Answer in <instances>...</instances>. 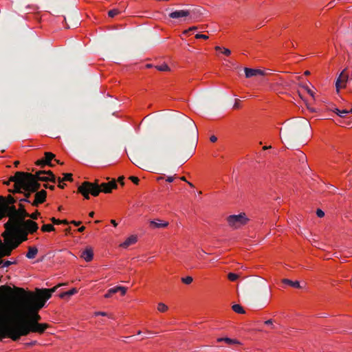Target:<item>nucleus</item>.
Returning a JSON list of instances; mask_svg holds the SVG:
<instances>
[{
	"instance_id": "nucleus-33",
	"label": "nucleus",
	"mask_w": 352,
	"mask_h": 352,
	"mask_svg": "<svg viewBox=\"0 0 352 352\" xmlns=\"http://www.w3.org/2000/svg\"><path fill=\"white\" fill-rule=\"evenodd\" d=\"M157 309L160 312H165L168 310V307L165 304L160 302L157 305Z\"/></svg>"
},
{
	"instance_id": "nucleus-47",
	"label": "nucleus",
	"mask_w": 352,
	"mask_h": 352,
	"mask_svg": "<svg viewBox=\"0 0 352 352\" xmlns=\"http://www.w3.org/2000/svg\"><path fill=\"white\" fill-rule=\"evenodd\" d=\"M44 174H47L49 175V177H53L55 176L54 173L51 170L45 171Z\"/></svg>"
},
{
	"instance_id": "nucleus-25",
	"label": "nucleus",
	"mask_w": 352,
	"mask_h": 352,
	"mask_svg": "<svg viewBox=\"0 0 352 352\" xmlns=\"http://www.w3.org/2000/svg\"><path fill=\"white\" fill-rule=\"evenodd\" d=\"M282 282L294 288H302L298 281H292L289 279L284 278L282 280Z\"/></svg>"
},
{
	"instance_id": "nucleus-6",
	"label": "nucleus",
	"mask_w": 352,
	"mask_h": 352,
	"mask_svg": "<svg viewBox=\"0 0 352 352\" xmlns=\"http://www.w3.org/2000/svg\"><path fill=\"white\" fill-rule=\"evenodd\" d=\"M227 221L230 227L237 229L241 226L245 225L249 219L245 213H241L239 214L230 215L227 218Z\"/></svg>"
},
{
	"instance_id": "nucleus-14",
	"label": "nucleus",
	"mask_w": 352,
	"mask_h": 352,
	"mask_svg": "<svg viewBox=\"0 0 352 352\" xmlns=\"http://www.w3.org/2000/svg\"><path fill=\"white\" fill-rule=\"evenodd\" d=\"M183 129L190 132H198V128L195 122L190 118L186 117L183 121Z\"/></svg>"
},
{
	"instance_id": "nucleus-23",
	"label": "nucleus",
	"mask_w": 352,
	"mask_h": 352,
	"mask_svg": "<svg viewBox=\"0 0 352 352\" xmlns=\"http://www.w3.org/2000/svg\"><path fill=\"white\" fill-rule=\"evenodd\" d=\"M38 253V249L36 247H29L26 254V257L29 259L34 258Z\"/></svg>"
},
{
	"instance_id": "nucleus-58",
	"label": "nucleus",
	"mask_w": 352,
	"mask_h": 352,
	"mask_svg": "<svg viewBox=\"0 0 352 352\" xmlns=\"http://www.w3.org/2000/svg\"><path fill=\"white\" fill-rule=\"evenodd\" d=\"M1 289L11 290V288H10V287H6V286H2V287H1Z\"/></svg>"
},
{
	"instance_id": "nucleus-29",
	"label": "nucleus",
	"mask_w": 352,
	"mask_h": 352,
	"mask_svg": "<svg viewBox=\"0 0 352 352\" xmlns=\"http://www.w3.org/2000/svg\"><path fill=\"white\" fill-rule=\"evenodd\" d=\"M54 227L51 224H45L41 227L43 232H51L54 230Z\"/></svg>"
},
{
	"instance_id": "nucleus-31",
	"label": "nucleus",
	"mask_w": 352,
	"mask_h": 352,
	"mask_svg": "<svg viewBox=\"0 0 352 352\" xmlns=\"http://www.w3.org/2000/svg\"><path fill=\"white\" fill-rule=\"evenodd\" d=\"M15 177H16V173H15V175L14 176H11L9 179L8 181H5L3 182V184L6 186H8L10 185V182H14V188L12 190H16V179H14V180H11L12 178H14Z\"/></svg>"
},
{
	"instance_id": "nucleus-21",
	"label": "nucleus",
	"mask_w": 352,
	"mask_h": 352,
	"mask_svg": "<svg viewBox=\"0 0 352 352\" xmlns=\"http://www.w3.org/2000/svg\"><path fill=\"white\" fill-rule=\"evenodd\" d=\"M347 79H348V76L347 75L345 74V71L343 70L339 77L337 79V81L336 82V89L337 90H339L341 87H342V85L341 84H344L346 81H347Z\"/></svg>"
},
{
	"instance_id": "nucleus-36",
	"label": "nucleus",
	"mask_w": 352,
	"mask_h": 352,
	"mask_svg": "<svg viewBox=\"0 0 352 352\" xmlns=\"http://www.w3.org/2000/svg\"><path fill=\"white\" fill-rule=\"evenodd\" d=\"M193 279L191 276H186L182 278V283L186 285H189L192 282Z\"/></svg>"
},
{
	"instance_id": "nucleus-51",
	"label": "nucleus",
	"mask_w": 352,
	"mask_h": 352,
	"mask_svg": "<svg viewBox=\"0 0 352 352\" xmlns=\"http://www.w3.org/2000/svg\"><path fill=\"white\" fill-rule=\"evenodd\" d=\"M174 180V177H168L167 179H166V182H173Z\"/></svg>"
},
{
	"instance_id": "nucleus-40",
	"label": "nucleus",
	"mask_w": 352,
	"mask_h": 352,
	"mask_svg": "<svg viewBox=\"0 0 352 352\" xmlns=\"http://www.w3.org/2000/svg\"><path fill=\"white\" fill-rule=\"evenodd\" d=\"M195 38L197 39H199V38L207 39L208 38V36L206 34H197L195 36Z\"/></svg>"
},
{
	"instance_id": "nucleus-9",
	"label": "nucleus",
	"mask_w": 352,
	"mask_h": 352,
	"mask_svg": "<svg viewBox=\"0 0 352 352\" xmlns=\"http://www.w3.org/2000/svg\"><path fill=\"white\" fill-rule=\"evenodd\" d=\"M64 285L65 284H59L51 289H37V295L35 296L38 297V300H45V302L46 300L50 298L52 294L56 291L58 287Z\"/></svg>"
},
{
	"instance_id": "nucleus-24",
	"label": "nucleus",
	"mask_w": 352,
	"mask_h": 352,
	"mask_svg": "<svg viewBox=\"0 0 352 352\" xmlns=\"http://www.w3.org/2000/svg\"><path fill=\"white\" fill-rule=\"evenodd\" d=\"M54 157H55V155L53 154L52 153H50V152L45 153V157L43 158L45 163L47 164V165H48L50 166H53L52 164L51 163V161L54 158Z\"/></svg>"
},
{
	"instance_id": "nucleus-62",
	"label": "nucleus",
	"mask_w": 352,
	"mask_h": 352,
	"mask_svg": "<svg viewBox=\"0 0 352 352\" xmlns=\"http://www.w3.org/2000/svg\"><path fill=\"white\" fill-rule=\"evenodd\" d=\"M180 179H181V180H182V181H184V182H187V181H186V177H182Z\"/></svg>"
},
{
	"instance_id": "nucleus-63",
	"label": "nucleus",
	"mask_w": 352,
	"mask_h": 352,
	"mask_svg": "<svg viewBox=\"0 0 352 352\" xmlns=\"http://www.w3.org/2000/svg\"><path fill=\"white\" fill-rule=\"evenodd\" d=\"M308 93H309L311 96H314V95H313V94H314V93H313V91H311V90H308Z\"/></svg>"
},
{
	"instance_id": "nucleus-20",
	"label": "nucleus",
	"mask_w": 352,
	"mask_h": 352,
	"mask_svg": "<svg viewBox=\"0 0 352 352\" xmlns=\"http://www.w3.org/2000/svg\"><path fill=\"white\" fill-rule=\"evenodd\" d=\"M118 290H122V295L124 296L126 294V288L122 286H116L115 287L108 289L107 294L104 295L105 298H110L113 294L118 292Z\"/></svg>"
},
{
	"instance_id": "nucleus-64",
	"label": "nucleus",
	"mask_w": 352,
	"mask_h": 352,
	"mask_svg": "<svg viewBox=\"0 0 352 352\" xmlns=\"http://www.w3.org/2000/svg\"><path fill=\"white\" fill-rule=\"evenodd\" d=\"M19 164V161H16V162H14V165H15V166H17Z\"/></svg>"
},
{
	"instance_id": "nucleus-7",
	"label": "nucleus",
	"mask_w": 352,
	"mask_h": 352,
	"mask_svg": "<svg viewBox=\"0 0 352 352\" xmlns=\"http://www.w3.org/2000/svg\"><path fill=\"white\" fill-rule=\"evenodd\" d=\"M335 112L339 117L336 120L337 123L342 127L349 126L351 122V120L350 117H346V115L349 113H352V108H351L349 110H340L339 109L336 108Z\"/></svg>"
},
{
	"instance_id": "nucleus-39",
	"label": "nucleus",
	"mask_w": 352,
	"mask_h": 352,
	"mask_svg": "<svg viewBox=\"0 0 352 352\" xmlns=\"http://www.w3.org/2000/svg\"><path fill=\"white\" fill-rule=\"evenodd\" d=\"M129 179H130L132 182H133L134 184H138L139 181H140V179H138V177H135V176H131V177H129Z\"/></svg>"
},
{
	"instance_id": "nucleus-60",
	"label": "nucleus",
	"mask_w": 352,
	"mask_h": 352,
	"mask_svg": "<svg viewBox=\"0 0 352 352\" xmlns=\"http://www.w3.org/2000/svg\"><path fill=\"white\" fill-rule=\"evenodd\" d=\"M89 215L90 217H93L94 215V212H91Z\"/></svg>"
},
{
	"instance_id": "nucleus-49",
	"label": "nucleus",
	"mask_w": 352,
	"mask_h": 352,
	"mask_svg": "<svg viewBox=\"0 0 352 352\" xmlns=\"http://www.w3.org/2000/svg\"><path fill=\"white\" fill-rule=\"evenodd\" d=\"M71 223L74 224V226H78L81 223V221H71Z\"/></svg>"
},
{
	"instance_id": "nucleus-28",
	"label": "nucleus",
	"mask_w": 352,
	"mask_h": 352,
	"mask_svg": "<svg viewBox=\"0 0 352 352\" xmlns=\"http://www.w3.org/2000/svg\"><path fill=\"white\" fill-rule=\"evenodd\" d=\"M232 308V310L236 313L245 314V310L240 305H238V304L234 305Z\"/></svg>"
},
{
	"instance_id": "nucleus-50",
	"label": "nucleus",
	"mask_w": 352,
	"mask_h": 352,
	"mask_svg": "<svg viewBox=\"0 0 352 352\" xmlns=\"http://www.w3.org/2000/svg\"><path fill=\"white\" fill-rule=\"evenodd\" d=\"M11 264H12V262H11V261H6V262H5V263L3 264V267H8V266H10Z\"/></svg>"
},
{
	"instance_id": "nucleus-57",
	"label": "nucleus",
	"mask_w": 352,
	"mask_h": 352,
	"mask_svg": "<svg viewBox=\"0 0 352 352\" xmlns=\"http://www.w3.org/2000/svg\"><path fill=\"white\" fill-rule=\"evenodd\" d=\"M56 180L58 182L59 184H60L63 182V178L58 177L56 178Z\"/></svg>"
},
{
	"instance_id": "nucleus-45",
	"label": "nucleus",
	"mask_w": 352,
	"mask_h": 352,
	"mask_svg": "<svg viewBox=\"0 0 352 352\" xmlns=\"http://www.w3.org/2000/svg\"><path fill=\"white\" fill-rule=\"evenodd\" d=\"M231 52L229 49L223 48V54L229 56Z\"/></svg>"
},
{
	"instance_id": "nucleus-42",
	"label": "nucleus",
	"mask_w": 352,
	"mask_h": 352,
	"mask_svg": "<svg viewBox=\"0 0 352 352\" xmlns=\"http://www.w3.org/2000/svg\"><path fill=\"white\" fill-rule=\"evenodd\" d=\"M36 165L44 166L45 165H47V164L45 163L44 159L43 158V159L38 160L36 162Z\"/></svg>"
},
{
	"instance_id": "nucleus-61",
	"label": "nucleus",
	"mask_w": 352,
	"mask_h": 352,
	"mask_svg": "<svg viewBox=\"0 0 352 352\" xmlns=\"http://www.w3.org/2000/svg\"><path fill=\"white\" fill-rule=\"evenodd\" d=\"M328 6H329V8H332L333 6V2H330Z\"/></svg>"
},
{
	"instance_id": "nucleus-27",
	"label": "nucleus",
	"mask_w": 352,
	"mask_h": 352,
	"mask_svg": "<svg viewBox=\"0 0 352 352\" xmlns=\"http://www.w3.org/2000/svg\"><path fill=\"white\" fill-rule=\"evenodd\" d=\"M78 292V289L76 288H73L67 292H63L60 294V298H65V296H71Z\"/></svg>"
},
{
	"instance_id": "nucleus-2",
	"label": "nucleus",
	"mask_w": 352,
	"mask_h": 352,
	"mask_svg": "<svg viewBox=\"0 0 352 352\" xmlns=\"http://www.w3.org/2000/svg\"><path fill=\"white\" fill-rule=\"evenodd\" d=\"M197 139V137H195L190 142H188L187 140L183 137H178L170 134H161L153 138L152 146L155 152L157 155L162 156L166 154L168 148L170 146L177 142H182L189 151L187 156L188 158H189L192 156L195 149Z\"/></svg>"
},
{
	"instance_id": "nucleus-22",
	"label": "nucleus",
	"mask_w": 352,
	"mask_h": 352,
	"mask_svg": "<svg viewBox=\"0 0 352 352\" xmlns=\"http://www.w3.org/2000/svg\"><path fill=\"white\" fill-rule=\"evenodd\" d=\"M137 242V236L135 235H131L129 238H127L124 242H123L120 245L124 248H128L129 245L134 244Z\"/></svg>"
},
{
	"instance_id": "nucleus-18",
	"label": "nucleus",
	"mask_w": 352,
	"mask_h": 352,
	"mask_svg": "<svg viewBox=\"0 0 352 352\" xmlns=\"http://www.w3.org/2000/svg\"><path fill=\"white\" fill-rule=\"evenodd\" d=\"M245 74L246 78H252L256 76L264 75V72L258 69L245 68Z\"/></svg>"
},
{
	"instance_id": "nucleus-53",
	"label": "nucleus",
	"mask_w": 352,
	"mask_h": 352,
	"mask_svg": "<svg viewBox=\"0 0 352 352\" xmlns=\"http://www.w3.org/2000/svg\"><path fill=\"white\" fill-rule=\"evenodd\" d=\"M85 229V226H81L80 228H79L78 229V231L80 232H82Z\"/></svg>"
},
{
	"instance_id": "nucleus-48",
	"label": "nucleus",
	"mask_w": 352,
	"mask_h": 352,
	"mask_svg": "<svg viewBox=\"0 0 352 352\" xmlns=\"http://www.w3.org/2000/svg\"><path fill=\"white\" fill-rule=\"evenodd\" d=\"M118 182L121 184V185H124V177H120L118 178Z\"/></svg>"
},
{
	"instance_id": "nucleus-13",
	"label": "nucleus",
	"mask_w": 352,
	"mask_h": 352,
	"mask_svg": "<svg viewBox=\"0 0 352 352\" xmlns=\"http://www.w3.org/2000/svg\"><path fill=\"white\" fill-rule=\"evenodd\" d=\"M45 173V170H39L37 171L35 174H33V176L34 177V179L36 183H38V181L41 182H51L52 183H56V177L55 176L53 177H45V176H41V175L44 174Z\"/></svg>"
},
{
	"instance_id": "nucleus-8",
	"label": "nucleus",
	"mask_w": 352,
	"mask_h": 352,
	"mask_svg": "<svg viewBox=\"0 0 352 352\" xmlns=\"http://www.w3.org/2000/svg\"><path fill=\"white\" fill-rule=\"evenodd\" d=\"M168 16L171 19H179L180 21H186L187 17L189 19H195L196 18L195 13L188 10H175L170 12Z\"/></svg>"
},
{
	"instance_id": "nucleus-10",
	"label": "nucleus",
	"mask_w": 352,
	"mask_h": 352,
	"mask_svg": "<svg viewBox=\"0 0 352 352\" xmlns=\"http://www.w3.org/2000/svg\"><path fill=\"white\" fill-rule=\"evenodd\" d=\"M34 199L31 202V205L37 207L39 204L44 203L46 200L47 192L45 190H38L34 192Z\"/></svg>"
},
{
	"instance_id": "nucleus-5",
	"label": "nucleus",
	"mask_w": 352,
	"mask_h": 352,
	"mask_svg": "<svg viewBox=\"0 0 352 352\" xmlns=\"http://www.w3.org/2000/svg\"><path fill=\"white\" fill-rule=\"evenodd\" d=\"M78 192L80 193L86 199H89L90 195L94 197H97L100 193L98 180L96 179L94 182H82L78 188Z\"/></svg>"
},
{
	"instance_id": "nucleus-15",
	"label": "nucleus",
	"mask_w": 352,
	"mask_h": 352,
	"mask_svg": "<svg viewBox=\"0 0 352 352\" xmlns=\"http://www.w3.org/2000/svg\"><path fill=\"white\" fill-rule=\"evenodd\" d=\"M100 186V192L110 193L112 189L117 188L116 180L113 179L108 183H102Z\"/></svg>"
},
{
	"instance_id": "nucleus-17",
	"label": "nucleus",
	"mask_w": 352,
	"mask_h": 352,
	"mask_svg": "<svg viewBox=\"0 0 352 352\" xmlns=\"http://www.w3.org/2000/svg\"><path fill=\"white\" fill-rule=\"evenodd\" d=\"M16 201V199L11 195H8L7 197L0 196V209H1V205L7 204L8 206H14V204ZM2 210H0L1 212Z\"/></svg>"
},
{
	"instance_id": "nucleus-38",
	"label": "nucleus",
	"mask_w": 352,
	"mask_h": 352,
	"mask_svg": "<svg viewBox=\"0 0 352 352\" xmlns=\"http://www.w3.org/2000/svg\"><path fill=\"white\" fill-rule=\"evenodd\" d=\"M39 214H40L38 210H36L35 212L29 214L28 217H30L32 219H36Z\"/></svg>"
},
{
	"instance_id": "nucleus-3",
	"label": "nucleus",
	"mask_w": 352,
	"mask_h": 352,
	"mask_svg": "<svg viewBox=\"0 0 352 352\" xmlns=\"http://www.w3.org/2000/svg\"><path fill=\"white\" fill-rule=\"evenodd\" d=\"M16 181V190H9L12 193H23L24 198L19 199L20 202H28L31 204L32 202L30 197L32 193L36 192L41 187L39 183H36L33 174L25 172H16V177L11 180Z\"/></svg>"
},
{
	"instance_id": "nucleus-46",
	"label": "nucleus",
	"mask_w": 352,
	"mask_h": 352,
	"mask_svg": "<svg viewBox=\"0 0 352 352\" xmlns=\"http://www.w3.org/2000/svg\"><path fill=\"white\" fill-rule=\"evenodd\" d=\"M210 140L212 142H215L217 140V138L215 135H212V136L210 138Z\"/></svg>"
},
{
	"instance_id": "nucleus-44",
	"label": "nucleus",
	"mask_w": 352,
	"mask_h": 352,
	"mask_svg": "<svg viewBox=\"0 0 352 352\" xmlns=\"http://www.w3.org/2000/svg\"><path fill=\"white\" fill-rule=\"evenodd\" d=\"M43 186L45 188H48L50 190H54V188H55V186H53V185H49V184H44Z\"/></svg>"
},
{
	"instance_id": "nucleus-4",
	"label": "nucleus",
	"mask_w": 352,
	"mask_h": 352,
	"mask_svg": "<svg viewBox=\"0 0 352 352\" xmlns=\"http://www.w3.org/2000/svg\"><path fill=\"white\" fill-rule=\"evenodd\" d=\"M1 212H0V219L3 217L8 216L10 217L9 221L5 223L6 229H8V226L11 223H21L25 221V218L29 217V213L27 212L24 205L20 202L19 208L16 209L15 206H8L7 204L1 205Z\"/></svg>"
},
{
	"instance_id": "nucleus-12",
	"label": "nucleus",
	"mask_w": 352,
	"mask_h": 352,
	"mask_svg": "<svg viewBox=\"0 0 352 352\" xmlns=\"http://www.w3.org/2000/svg\"><path fill=\"white\" fill-rule=\"evenodd\" d=\"M280 138L283 143L289 146H292L296 142H298L300 144L304 143V142L301 141L298 136L292 135L291 133H284L283 136Z\"/></svg>"
},
{
	"instance_id": "nucleus-30",
	"label": "nucleus",
	"mask_w": 352,
	"mask_h": 352,
	"mask_svg": "<svg viewBox=\"0 0 352 352\" xmlns=\"http://www.w3.org/2000/svg\"><path fill=\"white\" fill-rule=\"evenodd\" d=\"M50 220L56 225H59V224H65V225H67L69 223V222L66 220V219H64V220H59V219H56V218L54 217H52L50 219Z\"/></svg>"
},
{
	"instance_id": "nucleus-41",
	"label": "nucleus",
	"mask_w": 352,
	"mask_h": 352,
	"mask_svg": "<svg viewBox=\"0 0 352 352\" xmlns=\"http://www.w3.org/2000/svg\"><path fill=\"white\" fill-rule=\"evenodd\" d=\"M316 214L318 217H323L324 216V212L321 209H318L316 210Z\"/></svg>"
},
{
	"instance_id": "nucleus-19",
	"label": "nucleus",
	"mask_w": 352,
	"mask_h": 352,
	"mask_svg": "<svg viewBox=\"0 0 352 352\" xmlns=\"http://www.w3.org/2000/svg\"><path fill=\"white\" fill-rule=\"evenodd\" d=\"M80 257L85 261L89 262L93 259L94 251L91 248L87 247L80 254Z\"/></svg>"
},
{
	"instance_id": "nucleus-37",
	"label": "nucleus",
	"mask_w": 352,
	"mask_h": 352,
	"mask_svg": "<svg viewBox=\"0 0 352 352\" xmlns=\"http://www.w3.org/2000/svg\"><path fill=\"white\" fill-rule=\"evenodd\" d=\"M63 175V181L72 182L73 180L72 173H64Z\"/></svg>"
},
{
	"instance_id": "nucleus-11",
	"label": "nucleus",
	"mask_w": 352,
	"mask_h": 352,
	"mask_svg": "<svg viewBox=\"0 0 352 352\" xmlns=\"http://www.w3.org/2000/svg\"><path fill=\"white\" fill-rule=\"evenodd\" d=\"M21 225L25 230H27L28 233L33 234L38 229V224L30 219L25 220L21 222Z\"/></svg>"
},
{
	"instance_id": "nucleus-43",
	"label": "nucleus",
	"mask_w": 352,
	"mask_h": 352,
	"mask_svg": "<svg viewBox=\"0 0 352 352\" xmlns=\"http://www.w3.org/2000/svg\"><path fill=\"white\" fill-rule=\"evenodd\" d=\"M197 29V28L196 26H192L191 28H190L188 30H186L184 32V34H188V32H194Z\"/></svg>"
},
{
	"instance_id": "nucleus-56",
	"label": "nucleus",
	"mask_w": 352,
	"mask_h": 352,
	"mask_svg": "<svg viewBox=\"0 0 352 352\" xmlns=\"http://www.w3.org/2000/svg\"><path fill=\"white\" fill-rule=\"evenodd\" d=\"M111 224H113V226H115V227H116V226H117V225H118V223H116V221L115 220H113V219H112V220L111 221Z\"/></svg>"
},
{
	"instance_id": "nucleus-16",
	"label": "nucleus",
	"mask_w": 352,
	"mask_h": 352,
	"mask_svg": "<svg viewBox=\"0 0 352 352\" xmlns=\"http://www.w3.org/2000/svg\"><path fill=\"white\" fill-rule=\"evenodd\" d=\"M168 226V221H164L161 219H155L149 221V226L151 229H160L166 228Z\"/></svg>"
},
{
	"instance_id": "nucleus-35",
	"label": "nucleus",
	"mask_w": 352,
	"mask_h": 352,
	"mask_svg": "<svg viewBox=\"0 0 352 352\" xmlns=\"http://www.w3.org/2000/svg\"><path fill=\"white\" fill-rule=\"evenodd\" d=\"M156 68L159 71L165 72L169 70V67L166 64H162L161 65L156 66Z\"/></svg>"
},
{
	"instance_id": "nucleus-59",
	"label": "nucleus",
	"mask_w": 352,
	"mask_h": 352,
	"mask_svg": "<svg viewBox=\"0 0 352 352\" xmlns=\"http://www.w3.org/2000/svg\"><path fill=\"white\" fill-rule=\"evenodd\" d=\"M70 230H71V228H68L65 229V233H66V234L69 233V231H70Z\"/></svg>"
},
{
	"instance_id": "nucleus-54",
	"label": "nucleus",
	"mask_w": 352,
	"mask_h": 352,
	"mask_svg": "<svg viewBox=\"0 0 352 352\" xmlns=\"http://www.w3.org/2000/svg\"><path fill=\"white\" fill-rule=\"evenodd\" d=\"M96 314V315H100V316H107V313H105V312H100H100H97Z\"/></svg>"
},
{
	"instance_id": "nucleus-52",
	"label": "nucleus",
	"mask_w": 352,
	"mask_h": 352,
	"mask_svg": "<svg viewBox=\"0 0 352 352\" xmlns=\"http://www.w3.org/2000/svg\"><path fill=\"white\" fill-rule=\"evenodd\" d=\"M265 324H273V321L272 319H270V320H267L265 322Z\"/></svg>"
},
{
	"instance_id": "nucleus-34",
	"label": "nucleus",
	"mask_w": 352,
	"mask_h": 352,
	"mask_svg": "<svg viewBox=\"0 0 352 352\" xmlns=\"http://www.w3.org/2000/svg\"><path fill=\"white\" fill-rule=\"evenodd\" d=\"M120 10L118 9H113V10H111L108 12V16L109 17H114L115 16H116L117 14H118L120 13Z\"/></svg>"
},
{
	"instance_id": "nucleus-55",
	"label": "nucleus",
	"mask_w": 352,
	"mask_h": 352,
	"mask_svg": "<svg viewBox=\"0 0 352 352\" xmlns=\"http://www.w3.org/2000/svg\"><path fill=\"white\" fill-rule=\"evenodd\" d=\"M65 185H66L65 184H62L60 183V184H58V186L60 188L63 189V188H65Z\"/></svg>"
},
{
	"instance_id": "nucleus-26",
	"label": "nucleus",
	"mask_w": 352,
	"mask_h": 352,
	"mask_svg": "<svg viewBox=\"0 0 352 352\" xmlns=\"http://www.w3.org/2000/svg\"><path fill=\"white\" fill-rule=\"evenodd\" d=\"M225 342L227 344H240V342L236 340H232L229 338H220L217 339V342Z\"/></svg>"
},
{
	"instance_id": "nucleus-32",
	"label": "nucleus",
	"mask_w": 352,
	"mask_h": 352,
	"mask_svg": "<svg viewBox=\"0 0 352 352\" xmlns=\"http://www.w3.org/2000/svg\"><path fill=\"white\" fill-rule=\"evenodd\" d=\"M239 277V275L237 274L230 272L228 274V278L230 281H236Z\"/></svg>"
},
{
	"instance_id": "nucleus-1",
	"label": "nucleus",
	"mask_w": 352,
	"mask_h": 352,
	"mask_svg": "<svg viewBox=\"0 0 352 352\" xmlns=\"http://www.w3.org/2000/svg\"><path fill=\"white\" fill-rule=\"evenodd\" d=\"M18 289L24 294L23 311L18 313L9 322L0 323V340L9 338L17 341L32 332L41 334L49 327L46 323H38L41 318L38 311L44 307L45 300H38L32 292L25 294L23 289Z\"/></svg>"
}]
</instances>
